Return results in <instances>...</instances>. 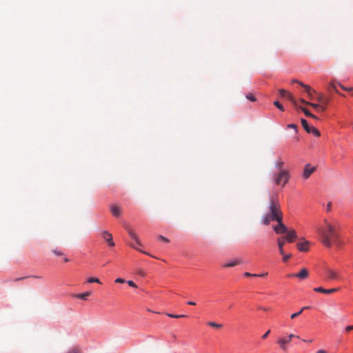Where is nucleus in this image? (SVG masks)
Returning <instances> with one entry per match:
<instances>
[{"instance_id": "obj_1", "label": "nucleus", "mask_w": 353, "mask_h": 353, "mask_svg": "<svg viewBox=\"0 0 353 353\" xmlns=\"http://www.w3.org/2000/svg\"><path fill=\"white\" fill-rule=\"evenodd\" d=\"M283 216L278 195L274 194L270 196L268 210L262 217L261 221L264 225H269L271 221H276Z\"/></svg>"}, {"instance_id": "obj_2", "label": "nucleus", "mask_w": 353, "mask_h": 353, "mask_svg": "<svg viewBox=\"0 0 353 353\" xmlns=\"http://www.w3.org/2000/svg\"><path fill=\"white\" fill-rule=\"evenodd\" d=\"M325 226L318 230L321 236V242L326 247H331L333 243H337L339 234L336 228L327 220L324 221Z\"/></svg>"}, {"instance_id": "obj_3", "label": "nucleus", "mask_w": 353, "mask_h": 353, "mask_svg": "<svg viewBox=\"0 0 353 353\" xmlns=\"http://www.w3.org/2000/svg\"><path fill=\"white\" fill-rule=\"evenodd\" d=\"M290 174L288 170H281L273 176V180L276 185H281L284 187L289 181Z\"/></svg>"}, {"instance_id": "obj_4", "label": "nucleus", "mask_w": 353, "mask_h": 353, "mask_svg": "<svg viewBox=\"0 0 353 353\" xmlns=\"http://www.w3.org/2000/svg\"><path fill=\"white\" fill-rule=\"evenodd\" d=\"M127 231H128L130 236L131 237V239L135 242V244H131L130 246L145 254L150 255L148 252L139 250V248L137 247V246H141L142 244L139 240V236L136 234V232L133 230L128 228H127Z\"/></svg>"}, {"instance_id": "obj_5", "label": "nucleus", "mask_w": 353, "mask_h": 353, "mask_svg": "<svg viewBox=\"0 0 353 353\" xmlns=\"http://www.w3.org/2000/svg\"><path fill=\"white\" fill-rule=\"evenodd\" d=\"M301 124H302L303 128L307 133H312L315 137H320L321 134H320V132L318 130V129L314 126H310L308 125L307 121L305 119H301Z\"/></svg>"}, {"instance_id": "obj_6", "label": "nucleus", "mask_w": 353, "mask_h": 353, "mask_svg": "<svg viewBox=\"0 0 353 353\" xmlns=\"http://www.w3.org/2000/svg\"><path fill=\"white\" fill-rule=\"evenodd\" d=\"M294 337H296L297 339L299 338V336H296L293 334H289L288 337L280 338L277 342L281 350H283V351H286L287 344H288L291 341L292 339Z\"/></svg>"}, {"instance_id": "obj_7", "label": "nucleus", "mask_w": 353, "mask_h": 353, "mask_svg": "<svg viewBox=\"0 0 353 353\" xmlns=\"http://www.w3.org/2000/svg\"><path fill=\"white\" fill-rule=\"evenodd\" d=\"M279 92L281 97L288 99L295 108L298 107L297 101L290 92L284 89L279 90Z\"/></svg>"}, {"instance_id": "obj_8", "label": "nucleus", "mask_w": 353, "mask_h": 353, "mask_svg": "<svg viewBox=\"0 0 353 353\" xmlns=\"http://www.w3.org/2000/svg\"><path fill=\"white\" fill-rule=\"evenodd\" d=\"M283 216L276 221L278 222V225L274 227V230L276 234H285L288 232L287 227L283 223Z\"/></svg>"}, {"instance_id": "obj_9", "label": "nucleus", "mask_w": 353, "mask_h": 353, "mask_svg": "<svg viewBox=\"0 0 353 353\" xmlns=\"http://www.w3.org/2000/svg\"><path fill=\"white\" fill-rule=\"evenodd\" d=\"M316 170L315 166H312L311 164L307 163L305 165L303 172V177L304 179H307Z\"/></svg>"}, {"instance_id": "obj_10", "label": "nucleus", "mask_w": 353, "mask_h": 353, "mask_svg": "<svg viewBox=\"0 0 353 353\" xmlns=\"http://www.w3.org/2000/svg\"><path fill=\"white\" fill-rule=\"evenodd\" d=\"M325 274L327 275V280H336L340 278L339 272L332 269H326Z\"/></svg>"}, {"instance_id": "obj_11", "label": "nucleus", "mask_w": 353, "mask_h": 353, "mask_svg": "<svg viewBox=\"0 0 353 353\" xmlns=\"http://www.w3.org/2000/svg\"><path fill=\"white\" fill-rule=\"evenodd\" d=\"M102 238L108 243L109 246L114 247L115 245L112 241V234L108 231H103L101 232Z\"/></svg>"}, {"instance_id": "obj_12", "label": "nucleus", "mask_w": 353, "mask_h": 353, "mask_svg": "<svg viewBox=\"0 0 353 353\" xmlns=\"http://www.w3.org/2000/svg\"><path fill=\"white\" fill-rule=\"evenodd\" d=\"M283 237L286 242L292 243L297 238L296 232L294 230H292L289 232L288 231L286 236Z\"/></svg>"}, {"instance_id": "obj_13", "label": "nucleus", "mask_w": 353, "mask_h": 353, "mask_svg": "<svg viewBox=\"0 0 353 353\" xmlns=\"http://www.w3.org/2000/svg\"><path fill=\"white\" fill-rule=\"evenodd\" d=\"M296 246L299 251L307 252L309 250L310 248V242L306 240H303L301 242H299L296 244Z\"/></svg>"}, {"instance_id": "obj_14", "label": "nucleus", "mask_w": 353, "mask_h": 353, "mask_svg": "<svg viewBox=\"0 0 353 353\" xmlns=\"http://www.w3.org/2000/svg\"><path fill=\"white\" fill-rule=\"evenodd\" d=\"M110 210L112 214L115 217H119L121 214V208L115 204H112L110 206Z\"/></svg>"}, {"instance_id": "obj_15", "label": "nucleus", "mask_w": 353, "mask_h": 353, "mask_svg": "<svg viewBox=\"0 0 353 353\" xmlns=\"http://www.w3.org/2000/svg\"><path fill=\"white\" fill-rule=\"evenodd\" d=\"M314 290L317 292L324 293V294H332L339 290V288H332L329 290H326L322 287L315 288Z\"/></svg>"}, {"instance_id": "obj_16", "label": "nucleus", "mask_w": 353, "mask_h": 353, "mask_svg": "<svg viewBox=\"0 0 353 353\" xmlns=\"http://www.w3.org/2000/svg\"><path fill=\"white\" fill-rule=\"evenodd\" d=\"M299 85L304 88L310 99H312L313 94L316 93V91L313 90L310 85H306L303 82H299Z\"/></svg>"}, {"instance_id": "obj_17", "label": "nucleus", "mask_w": 353, "mask_h": 353, "mask_svg": "<svg viewBox=\"0 0 353 353\" xmlns=\"http://www.w3.org/2000/svg\"><path fill=\"white\" fill-rule=\"evenodd\" d=\"M285 242L286 241H285L284 237L280 236L277 239V245L279 247V250L280 254L282 255L284 254L283 246H284Z\"/></svg>"}, {"instance_id": "obj_18", "label": "nucleus", "mask_w": 353, "mask_h": 353, "mask_svg": "<svg viewBox=\"0 0 353 353\" xmlns=\"http://www.w3.org/2000/svg\"><path fill=\"white\" fill-rule=\"evenodd\" d=\"M241 263V261L239 259H232V260L224 263L223 265V268H232V267H234L235 265L240 264Z\"/></svg>"}, {"instance_id": "obj_19", "label": "nucleus", "mask_w": 353, "mask_h": 353, "mask_svg": "<svg viewBox=\"0 0 353 353\" xmlns=\"http://www.w3.org/2000/svg\"><path fill=\"white\" fill-rule=\"evenodd\" d=\"M309 275L308 270L306 268H303L301 270L294 275L296 277L300 279H305Z\"/></svg>"}, {"instance_id": "obj_20", "label": "nucleus", "mask_w": 353, "mask_h": 353, "mask_svg": "<svg viewBox=\"0 0 353 353\" xmlns=\"http://www.w3.org/2000/svg\"><path fill=\"white\" fill-rule=\"evenodd\" d=\"M317 101L321 103V105H323L326 107V105L328 104L330 100L328 98L324 97L321 94H319L317 97Z\"/></svg>"}, {"instance_id": "obj_21", "label": "nucleus", "mask_w": 353, "mask_h": 353, "mask_svg": "<svg viewBox=\"0 0 353 353\" xmlns=\"http://www.w3.org/2000/svg\"><path fill=\"white\" fill-rule=\"evenodd\" d=\"M309 105L314 108L317 112H323L326 110V107L316 103H307Z\"/></svg>"}, {"instance_id": "obj_22", "label": "nucleus", "mask_w": 353, "mask_h": 353, "mask_svg": "<svg viewBox=\"0 0 353 353\" xmlns=\"http://www.w3.org/2000/svg\"><path fill=\"white\" fill-rule=\"evenodd\" d=\"M296 108H300L304 114L309 117L313 118L314 119H317V117H316L314 114H312L307 108H303V107H297Z\"/></svg>"}, {"instance_id": "obj_23", "label": "nucleus", "mask_w": 353, "mask_h": 353, "mask_svg": "<svg viewBox=\"0 0 353 353\" xmlns=\"http://www.w3.org/2000/svg\"><path fill=\"white\" fill-rule=\"evenodd\" d=\"M284 161L281 159H278L275 162V167L278 169L279 172L281 170H285L283 169Z\"/></svg>"}, {"instance_id": "obj_24", "label": "nucleus", "mask_w": 353, "mask_h": 353, "mask_svg": "<svg viewBox=\"0 0 353 353\" xmlns=\"http://www.w3.org/2000/svg\"><path fill=\"white\" fill-rule=\"evenodd\" d=\"M91 295V292L87 291L85 292L74 295L75 297L83 300H87L88 297Z\"/></svg>"}, {"instance_id": "obj_25", "label": "nucleus", "mask_w": 353, "mask_h": 353, "mask_svg": "<svg viewBox=\"0 0 353 353\" xmlns=\"http://www.w3.org/2000/svg\"><path fill=\"white\" fill-rule=\"evenodd\" d=\"M327 90H328L329 92H330L331 90H334L336 93H339V91L337 90L336 85V84L334 82H331L329 84V85L327 87Z\"/></svg>"}, {"instance_id": "obj_26", "label": "nucleus", "mask_w": 353, "mask_h": 353, "mask_svg": "<svg viewBox=\"0 0 353 353\" xmlns=\"http://www.w3.org/2000/svg\"><path fill=\"white\" fill-rule=\"evenodd\" d=\"M308 308H309V307H307V306L303 307V308H302L299 312H296V313H294V314H292L291 315V319H294V318H296V317L299 316V315L303 312V311L304 310H305V309H308Z\"/></svg>"}, {"instance_id": "obj_27", "label": "nucleus", "mask_w": 353, "mask_h": 353, "mask_svg": "<svg viewBox=\"0 0 353 353\" xmlns=\"http://www.w3.org/2000/svg\"><path fill=\"white\" fill-rule=\"evenodd\" d=\"M208 325L210 327H216V328H221L223 327L222 324H218V323H216L212 322V321L208 322Z\"/></svg>"}, {"instance_id": "obj_28", "label": "nucleus", "mask_w": 353, "mask_h": 353, "mask_svg": "<svg viewBox=\"0 0 353 353\" xmlns=\"http://www.w3.org/2000/svg\"><path fill=\"white\" fill-rule=\"evenodd\" d=\"M67 353H81V352L79 347H74L68 350Z\"/></svg>"}, {"instance_id": "obj_29", "label": "nucleus", "mask_w": 353, "mask_h": 353, "mask_svg": "<svg viewBox=\"0 0 353 353\" xmlns=\"http://www.w3.org/2000/svg\"><path fill=\"white\" fill-rule=\"evenodd\" d=\"M88 283H101L99 279L98 278H95V277H91V278H89L88 279Z\"/></svg>"}, {"instance_id": "obj_30", "label": "nucleus", "mask_w": 353, "mask_h": 353, "mask_svg": "<svg viewBox=\"0 0 353 353\" xmlns=\"http://www.w3.org/2000/svg\"><path fill=\"white\" fill-rule=\"evenodd\" d=\"M274 105L278 108L281 111H284V108L283 106L278 101H275L274 102Z\"/></svg>"}, {"instance_id": "obj_31", "label": "nucleus", "mask_w": 353, "mask_h": 353, "mask_svg": "<svg viewBox=\"0 0 353 353\" xmlns=\"http://www.w3.org/2000/svg\"><path fill=\"white\" fill-rule=\"evenodd\" d=\"M167 315L169 317L175 318V319H178V318H181V317H185V315H183V314L178 315V314H169V313H168Z\"/></svg>"}, {"instance_id": "obj_32", "label": "nucleus", "mask_w": 353, "mask_h": 353, "mask_svg": "<svg viewBox=\"0 0 353 353\" xmlns=\"http://www.w3.org/2000/svg\"><path fill=\"white\" fill-rule=\"evenodd\" d=\"M158 239H159L165 243H167L170 242V240L168 238H166L162 235H159Z\"/></svg>"}, {"instance_id": "obj_33", "label": "nucleus", "mask_w": 353, "mask_h": 353, "mask_svg": "<svg viewBox=\"0 0 353 353\" xmlns=\"http://www.w3.org/2000/svg\"><path fill=\"white\" fill-rule=\"evenodd\" d=\"M246 98H247L248 100L251 101H256V98H255V97H254L253 94H247V95H246Z\"/></svg>"}, {"instance_id": "obj_34", "label": "nucleus", "mask_w": 353, "mask_h": 353, "mask_svg": "<svg viewBox=\"0 0 353 353\" xmlns=\"http://www.w3.org/2000/svg\"><path fill=\"white\" fill-rule=\"evenodd\" d=\"M283 256V262H287L292 257V254H284Z\"/></svg>"}, {"instance_id": "obj_35", "label": "nucleus", "mask_w": 353, "mask_h": 353, "mask_svg": "<svg viewBox=\"0 0 353 353\" xmlns=\"http://www.w3.org/2000/svg\"><path fill=\"white\" fill-rule=\"evenodd\" d=\"M28 277L29 276H22V277H18V278H15V279H10V281L17 282V281H22V280H23L25 279H27Z\"/></svg>"}, {"instance_id": "obj_36", "label": "nucleus", "mask_w": 353, "mask_h": 353, "mask_svg": "<svg viewBox=\"0 0 353 353\" xmlns=\"http://www.w3.org/2000/svg\"><path fill=\"white\" fill-rule=\"evenodd\" d=\"M339 85L341 88V89H343V90H346V91H351L353 90L352 88H345V86H343V85L339 83Z\"/></svg>"}, {"instance_id": "obj_37", "label": "nucleus", "mask_w": 353, "mask_h": 353, "mask_svg": "<svg viewBox=\"0 0 353 353\" xmlns=\"http://www.w3.org/2000/svg\"><path fill=\"white\" fill-rule=\"evenodd\" d=\"M243 275H244L245 276H247V277H250V276L256 277V274H251V273H250V272H245V273L243 274Z\"/></svg>"}, {"instance_id": "obj_38", "label": "nucleus", "mask_w": 353, "mask_h": 353, "mask_svg": "<svg viewBox=\"0 0 353 353\" xmlns=\"http://www.w3.org/2000/svg\"><path fill=\"white\" fill-rule=\"evenodd\" d=\"M127 283L132 288H137V285L132 281H128Z\"/></svg>"}, {"instance_id": "obj_39", "label": "nucleus", "mask_w": 353, "mask_h": 353, "mask_svg": "<svg viewBox=\"0 0 353 353\" xmlns=\"http://www.w3.org/2000/svg\"><path fill=\"white\" fill-rule=\"evenodd\" d=\"M115 282L119 283H124L125 281L123 279L118 278L115 280Z\"/></svg>"}, {"instance_id": "obj_40", "label": "nucleus", "mask_w": 353, "mask_h": 353, "mask_svg": "<svg viewBox=\"0 0 353 353\" xmlns=\"http://www.w3.org/2000/svg\"><path fill=\"white\" fill-rule=\"evenodd\" d=\"M52 252L54 254L58 255V256L63 254V253L61 251H59L57 250H52Z\"/></svg>"}, {"instance_id": "obj_41", "label": "nucleus", "mask_w": 353, "mask_h": 353, "mask_svg": "<svg viewBox=\"0 0 353 353\" xmlns=\"http://www.w3.org/2000/svg\"><path fill=\"white\" fill-rule=\"evenodd\" d=\"M270 333V330H269L262 336V339H265L268 336Z\"/></svg>"}, {"instance_id": "obj_42", "label": "nucleus", "mask_w": 353, "mask_h": 353, "mask_svg": "<svg viewBox=\"0 0 353 353\" xmlns=\"http://www.w3.org/2000/svg\"><path fill=\"white\" fill-rule=\"evenodd\" d=\"M351 330H353V325H348L345 327L346 332H350Z\"/></svg>"}, {"instance_id": "obj_43", "label": "nucleus", "mask_w": 353, "mask_h": 353, "mask_svg": "<svg viewBox=\"0 0 353 353\" xmlns=\"http://www.w3.org/2000/svg\"><path fill=\"white\" fill-rule=\"evenodd\" d=\"M288 128H294L296 130V125L295 124L291 123L288 125Z\"/></svg>"}, {"instance_id": "obj_44", "label": "nucleus", "mask_w": 353, "mask_h": 353, "mask_svg": "<svg viewBox=\"0 0 353 353\" xmlns=\"http://www.w3.org/2000/svg\"><path fill=\"white\" fill-rule=\"evenodd\" d=\"M268 275V272L261 274H256V277H264Z\"/></svg>"}, {"instance_id": "obj_45", "label": "nucleus", "mask_w": 353, "mask_h": 353, "mask_svg": "<svg viewBox=\"0 0 353 353\" xmlns=\"http://www.w3.org/2000/svg\"><path fill=\"white\" fill-rule=\"evenodd\" d=\"M300 101H301V103H303V104H307V105H308V103H307L308 102H307V101H305V100H304V99H300Z\"/></svg>"}, {"instance_id": "obj_46", "label": "nucleus", "mask_w": 353, "mask_h": 353, "mask_svg": "<svg viewBox=\"0 0 353 353\" xmlns=\"http://www.w3.org/2000/svg\"><path fill=\"white\" fill-rule=\"evenodd\" d=\"M327 210L330 211L331 210V203H329L327 205Z\"/></svg>"}, {"instance_id": "obj_47", "label": "nucleus", "mask_w": 353, "mask_h": 353, "mask_svg": "<svg viewBox=\"0 0 353 353\" xmlns=\"http://www.w3.org/2000/svg\"><path fill=\"white\" fill-rule=\"evenodd\" d=\"M188 304L190 305H196V303L194 301H188Z\"/></svg>"}, {"instance_id": "obj_48", "label": "nucleus", "mask_w": 353, "mask_h": 353, "mask_svg": "<svg viewBox=\"0 0 353 353\" xmlns=\"http://www.w3.org/2000/svg\"><path fill=\"white\" fill-rule=\"evenodd\" d=\"M299 82H301V81H299V80H297V79H293V80L292 81V83H296L299 84Z\"/></svg>"}, {"instance_id": "obj_49", "label": "nucleus", "mask_w": 353, "mask_h": 353, "mask_svg": "<svg viewBox=\"0 0 353 353\" xmlns=\"http://www.w3.org/2000/svg\"><path fill=\"white\" fill-rule=\"evenodd\" d=\"M316 353H327L325 350H319L316 352Z\"/></svg>"}, {"instance_id": "obj_50", "label": "nucleus", "mask_w": 353, "mask_h": 353, "mask_svg": "<svg viewBox=\"0 0 353 353\" xmlns=\"http://www.w3.org/2000/svg\"><path fill=\"white\" fill-rule=\"evenodd\" d=\"M139 274L140 275H141V276H144V275H145V273H144V272H143V270H140V271L139 272Z\"/></svg>"}, {"instance_id": "obj_51", "label": "nucleus", "mask_w": 353, "mask_h": 353, "mask_svg": "<svg viewBox=\"0 0 353 353\" xmlns=\"http://www.w3.org/2000/svg\"><path fill=\"white\" fill-rule=\"evenodd\" d=\"M294 275H296V274H289L288 275V277H296Z\"/></svg>"}, {"instance_id": "obj_52", "label": "nucleus", "mask_w": 353, "mask_h": 353, "mask_svg": "<svg viewBox=\"0 0 353 353\" xmlns=\"http://www.w3.org/2000/svg\"><path fill=\"white\" fill-rule=\"evenodd\" d=\"M64 261H65V262H68V258H65Z\"/></svg>"}, {"instance_id": "obj_53", "label": "nucleus", "mask_w": 353, "mask_h": 353, "mask_svg": "<svg viewBox=\"0 0 353 353\" xmlns=\"http://www.w3.org/2000/svg\"><path fill=\"white\" fill-rule=\"evenodd\" d=\"M312 340H308V343H312Z\"/></svg>"}, {"instance_id": "obj_54", "label": "nucleus", "mask_w": 353, "mask_h": 353, "mask_svg": "<svg viewBox=\"0 0 353 353\" xmlns=\"http://www.w3.org/2000/svg\"><path fill=\"white\" fill-rule=\"evenodd\" d=\"M33 277H34V278H39V276H34Z\"/></svg>"}]
</instances>
